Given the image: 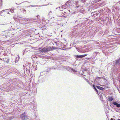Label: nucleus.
Returning <instances> with one entry per match:
<instances>
[{
	"label": "nucleus",
	"mask_w": 120,
	"mask_h": 120,
	"mask_svg": "<svg viewBox=\"0 0 120 120\" xmlns=\"http://www.w3.org/2000/svg\"><path fill=\"white\" fill-rule=\"evenodd\" d=\"M93 86L94 90L96 91L97 93H98V90L97 88H96L95 86L94 85H93Z\"/></svg>",
	"instance_id": "13"
},
{
	"label": "nucleus",
	"mask_w": 120,
	"mask_h": 120,
	"mask_svg": "<svg viewBox=\"0 0 120 120\" xmlns=\"http://www.w3.org/2000/svg\"><path fill=\"white\" fill-rule=\"evenodd\" d=\"M118 30L119 29L120 30V28H118Z\"/></svg>",
	"instance_id": "38"
},
{
	"label": "nucleus",
	"mask_w": 120,
	"mask_h": 120,
	"mask_svg": "<svg viewBox=\"0 0 120 120\" xmlns=\"http://www.w3.org/2000/svg\"><path fill=\"white\" fill-rule=\"evenodd\" d=\"M7 14H10V13H9V12H8L7 13Z\"/></svg>",
	"instance_id": "32"
},
{
	"label": "nucleus",
	"mask_w": 120,
	"mask_h": 120,
	"mask_svg": "<svg viewBox=\"0 0 120 120\" xmlns=\"http://www.w3.org/2000/svg\"><path fill=\"white\" fill-rule=\"evenodd\" d=\"M110 120H113V119L112 118H111Z\"/></svg>",
	"instance_id": "33"
},
{
	"label": "nucleus",
	"mask_w": 120,
	"mask_h": 120,
	"mask_svg": "<svg viewBox=\"0 0 120 120\" xmlns=\"http://www.w3.org/2000/svg\"><path fill=\"white\" fill-rule=\"evenodd\" d=\"M23 67L24 68L25 67V66L24 65H23Z\"/></svg>",
	"instance_id": "39"
},
{
	"label": "nucleus",
	"mask_w": 120,
	"mask_h": 120,
	"mask_svg": "<svg viewBox=\"0 0 120 120\" xmlns=\"http://www.w3.org/2000/svg\"><path fill=\"white\" fill-rule=\"evenodd\" d=\"M8 10V9L4 10H3L1 11L0 12V15L4 11H5L6 10Z\"/></svg>",
	"instance_id": "18"
},
{
	"label": "nucleus",
	"mask_w": 120,
	"mask_h": 120,
	"mask_svg": "<svg viewBox=\"0 0 120 120\" xmlns=\"http://www.w3.org/2000/svg\"><path fill=\"white\" fill-rule=\"evenodd\" d=\"M84 70L85 71H86L87 70L86 69H84Z\"/></svg>",
	"instance_id": "26"
},
{
	"label": "nucleus",
	"mask_w": 120,
	"mask_h": 120,
	"mask_svg": "<svg viewBox=\"0 0 120 120\" xmlns=\"http://www.w3.org/2000/svg\"><path fill=\"white\" fill-rule=\"evenodd\" d=\"M112 104L116 106L117 107H120V104H118L116 102H113L112 103Z\"/></svg>",
	"instance_id": "7"
},
{
	"label": "nucleus",
	"mask_w": 120,
	"mask_h": 120,
	"mask_svg": "<svg viewBox=\"0 0 120 120\" xmlns=\"http://www.w3.org/2000/svg\"><path fill=\"white\" fill-rule=\"evenodd\" d=\"M108 99L109 102H111L113 100V97L112 96H111L108 97Z\"/></svg>",
	"instance_id": "8"
},
{
	"label": "nucleus",
	"mask_w": 120,
	"mask_h": 120,
	"mask_svg": "<svg viewBox=\"0 0 120 120\" xmlns=\"http://www.w3.org/2000/svg\"><path fill=\"white\" fill-rule=\"evenodd\" d=\"M58 8H56L55 9H56V10L58 9Z\"/></svg>",
	"instance_id": "30"
},
{
	"label": "nucleus",
	"mask_w": 120,
	"mask_h": 120,
	"mask_svg": "<svg viewBox=\"0 0 120 120\" xmlns=\"http://www.w3.org/2000/svg\"><path fill=\"white\" fill-rule=\"evenodd\" d=\"M100 0H96L94 1V2L96 3L98 2Z\"/></svg>",
	"instance_id": "19"
},
{
	"label": "nucleus",
	"mask_w": 120,
	"mask_h": 120,
	"mask_svg": "<svg viewBox=\"0 0 120 120\" xmlns=\"http://www.w3.org/2000/svg\"><path fill=\"white\" fill-rule=\"evenodd\" d=\"M77 20H76V21H75V22H77Z\"/></svg>",
	"instance_id": "34"
},
{
	"label": "nucleus",
	"mask_w": 120,
	"mask_h": 120,
	"mask_svg": "<svg viewBox=\"0 0 120 120\" xmlns=\"http://www.w3.org/2000/svg\"><path fill=\"white\" fill-rule=\"evenodd\" d=\"M63 6H61L60 7H59V8H60L59 9V10L60 11H62L63 10Z\"/></svg>",
	"instance_id": "14"
},
{
	"label": "nucleus",
	"mask_w": 120,
	"mask_h": 120,
	"mask_svg": "<svg viewBox=\"0 0 120 120\" xmlns=\"http://www.w3.org/2000/svg\"><path fill=\"white\" fill-rule=\"evenodd\" d=\"M93 15L94 16V15H95L94 16H97L99 14V13L98 12H94V13H92V15Z\"/></svg>",
	"instance_id": "12"
},
{
	"label": "nucleus",
	"mask_w": 120,
	"mask_h": 120,
	"mask_svg": "<svg viewBox=\"0 0 120 120\" xmlns=\"http://www.w3.org/2000/svg\"><path fill=\"white\" fill-rule=\"evenodd\" d=\"M56 47H55L52 46L51 47H45L42 49L40 50L41 52H46L49 51H52L56 49Z\"/></svg>",
	"instance_id": "1"
},
{
	"label": "nucleus",
	"mask_w": 120,
	"mask_h": 120,
	"mask_svg": "<svg viewBox=\"0 0 120 120\" xmlns=\"http://www.w3.org/2000/svg\"><path fill=\"white\" fill-rule=\"evenodd\" d=\"M86 81L87 82L89 83L90 84V83L89 82L90 81L88 79H86Z\"/></svg>",
	"instance_id": "23"
},
{
	"label": "nucleus",
	"mask_w": 120,
	"mask_h": 120,
	"mask_svg": "<svg viewBox=\"0 0 120 120\" xmlns=\"http://www.w3.org/2000/svg\"><path fill=\"white\" fill-rule=\"evenodd\" d=\"M118 120H120V119H118Z\"/></svg>",
	"instance_id": "37"
},
{
	"label": "nucleus",
	"mask_w": 120,
	"mask_h": 120,
	"mask_svg": "<svg viewBox=\"0 0 120 120\" xmlns=\"http://www.w3.org/2000/svg\"><path fill=\"white\" fill-rule=\"evenodd\" d=\"M84 71H84V70H82V72H83H83H84Z\"/></svg>",
	"instance_id": "29"
},
{
	"label": "nucleus",
	"mask_w": 120,
	"mask_h": 120,
	"mask_svg": "<svg viewBox=\"0 0 120 120\" xmlns=\"http://www.w3.org/2000/svg\"><path fill=\"white\" fill-rule=\"evenodd\" d=\"M14 118V116H10L9 117V119L10 120H11Z\"/></svg>",
	"instance_id": "15"
},
{
	"label": "nucleus",
	"mask_w": 120,
	"mask_h": 120,
	"mask_svg": "<svg viewBox=\"0 0 120 120\" xmlns=\"http://www.w3.org/2000/svg\"><path fill=\"white\" fill-rule=\"evenodd\" d=\"M78 51L79 52H82V51L81 50H80V49H78Z\"/></svg>",
	"instance_id": "24"
},
{
	"label": "nucleus",
	"mask_w": 120,
	"mask_h": 120,
	"mask_svg": "<svg viewBox=\"0 0 120 120\" xmlns=\"http://www.w3.org/2000/svg\"><path fill=\"white\" fill-rule=\"evenodd\" d=\"M9 91V90H7L6 91H7V92H8V91Z\"/></svg>",
	"instance_id": "36"
},
{
	"label": "nucleus",
	"mask_w": 120,
	"mask_h": 120,
	"mask_svg": "<svg viewBox=\"0 0 120 120\" xmlns=\"http://www.w3.org/2000/svg\"><path fill=\"white\" fill-rule=\"evenodd\" d=\"M15 62L16 63H17L18 62V61H17V60H15Z\"/></svg>",
	"instance_id": "27"
},
{
	"label": "nucleus",
	"mask_w": 120,
	"mask_h": 120,
	"mask_svg": "<svg viewBox=\"0 0 120 120\" xmlns=\"http://www.w3.org/2000/svg\"><path fill=\"white\" fill-rule=\"evenodd\" d=\"M21 9H20V10H21Z\"/></svg>",
	"instance_id": "43"
},
{
	"label": "nucleus",
	"mask_w": 120,
	"mask_h": 120,
	"mask_svg": "<svg viewBox=\"0 0 120 120\" xmlns=\"http://www.w3.org/2000/svg\"><path fill=\"white\" fill-rule=\"evenodd\" d=\"M21 3H20V4H17V3H16V4H17V5H18L20 4H21Z\"/></svg>",
	"instance_id": "28"
},
{
	"label": "nucleus",
	"mask_w": 120,
	"mask_h": 120,
	"mask_svg": "<svg viewBox=\"0 0 120 120\" xmlns=\"http://www.w3.org/2000/svg\"><path fill=\"white\" fill-rule=\"evenodd\" d=\"M20 118L22 120H26L27 117V115L25 112H24L20 115Z\"/></svg>",
	"instance_id": "3"
},
{
	"label": "nucleus",
	"mask_w": 120,
	"mask_h": 120,
	"mask_svg": "<svg viewBox=\"0 0 120 120\" xmlns=\"http://www.w3.org/2000/svg\"><path fill=\"white\" fill-rule=\"evenodd\" d=\"M22 12L23 13L25 14L26 13V11L25 9H23L22 11Z\"/></svg>",
	"instance_id": "16"
},
{
	"label": "nucleus",
	"mask_w": 120,
	"mask_h": 120,
	"mask_svg": "<svg viewBox=\"0 0 120 120\" xmlns=\"http://www.w3.org/2000/svg\"><path fill=\"white\" fill-rule=\"evenodd\" d=\"M118 9V8L117 7H115L114 8L113 10H115V9Z\"/></svg>",
	"instance_id": "21"
},
{
	"label": "nucleus",
	"mask_w": 120,
	"mask_h": 120,
	"mask_svg": "<svg viewBox=\"0 0 120 120\" xmlns=\"http://www.w3.org/2000/svg\"><path fill=\"white\" fill-rule=\"evenodd\" d=\"M26 69H28V70L30 69V67L31 66L30 64L29 63L28 64L27 66L26 65Z\"/></svg>",
	"instance_id": "9"
},
{
	"label": "nucleus",
	"mask_w": 120,
	"mask_h": 120,
	"mask_svg": "<svg viewBox=\"0 0 120 120\" xmlns=\"http://www.w3.org/2000/svg\"><path fill=\"white\" fill-rule=\"evenodd\" d=\"M27 51L26 50V49H25L23 51V54L24 55L25 54V53Z\"/></svg>",
	"instance_id": "17"
},
{
	"label": "nucleus",
	"mask_w": 120,
	"mask_h": 120,
	"mask_svg": "<svg viewBox=\"0 0 120 120\" xmlns=\"http://www.w3.org/2000/svg\"><path fill=\"white\" fill-rule=\"evenodd\" d=\"M81 74V75H82V74Z\"/></svg>",
	"instance_id": "40"
},
{
	"label": "nucleus",
	"mask_w": 120,
	"mask_h": 120,
	"mask_svg": "<svg viewBox=\"0 0 120 120\" xmlns=\"http://www.w3.org/2000/svg\"><path fill=\"white\" fill-rule=\"evenodd\" d=\"M38 15L37 16V17L38 18Z\"/></svg>",
	"instance_id": "35"
},
{
	"label": "nucleus",
	"mask_w": 120,
	"mask_h": 120,
	"mask_svg": "<svg viewBox=\"0 0 120 120\" xmlns=\"http://www.w3.org/2000/svg\"><path fill=\"white\" fill-rule=\"evenodd\" d=\"M47 5H48V4H47V5H43V6H47ZM43 6V5L39 6H38L37 5H30V6L28 7L30 8L31 7H36L37 6H39V7L41 6H41Z\"/></svg>",
	"instance_id": "11"
},
{
	"label": "nucleus",
	"mask_w": 120,
	"mask_h": 120,
	"mask_svg": "<svg viewBox=\"0 0 120 120\" xmlns=\"http://www.w3.org/2000/svg\"><path fill=\"white\" fill-rule=\"evenodd\" d=\"M115 65L118 68L120 67V58L115 61Z\"/></svg>",
	"instance_id": "5"
},
{
	"label": "nucleus",
	"mask_w": 120,
	"mask_h": 120,
	"mask_svg": "<svg viewBox=\"0 0 120 120\" xmlns=\"http://www.w3.org/2000/svg\"><path fill=\"white\" fill-rule=\"evenodd\" d=\"M86 0H82V1L84 3L85 2Z\"/></svg>",
	"instance_id": "20"
},
{
	"label": "nucleus",
	"mask_w": 120,
	"mask_h": 120,
	"mask_svg": "<svg viewBox=\"0 0 120 120\" xmlns=\"http://www.w3.org/2000/svg\"><path fill=\"white\" fill-rule=\"evenodd\" d=\"M87 55V54H85L82 55H77L75 56L77 58H80L85 56Z\"/></svg>",
	"instance_id": "6"
},
{
	"label": "nucleus",
	"mask_w": 120,
	"mask_h": 120,
	"mask_svg": "<svg viewBox=\"0 0 120 120\" xmlns=\"http://www.w3.org/2000/svg\"><path fill=\"white\" fill-rule=\"evenodd\" d=\"M78 25H77V26H78Z\"/></svg>",
	"instance_id": "42"
},
{
	"label": "nucleus",
	"mask_w": 120,
	"mask_h": 120,
	"mask_svg": "<svg viewBox=\"0 0 120 120\" xmlns=\"http://www.w3.org/2000/svg\"><path fill=\"white\" fill-rule=\"evenodd\" d=\"M83 2L81 1H77V2L76 3V7L77 8L81 6L82 7H83Z\"/></svg>",
	"instance_id": "4"
},
{
	"label": "nucleus",
	"mask_w": 120,
	"mask_h": 120,
	"mask_svg": "<svg viewBox=\"0 0 120 120\" xmlns=\"http://www.w3.org/2000/svg\"><path fill=\"white\" fill-rule=\"evenodd\" d=\"M64 68L66 69L68 71L73 73L75 74L77 72V70L70 67L69 66H64Z\"/></svg>",
	"instance_id": "2"
},
{
	"label": "nucleus",
	"mask_w": 120,
	"mask_h": 120,
	"mask_svg": "<svg viewBox=\"0 0 120 120\" xmlns=\"http://www.w3.org/2000/svg\"><path fill=\"white\" fill-rule=\"evenodd\" d=\"M96 87L98 89L100 90H103L104 89V88H103L101 87L100 86H96Z\"/></svg>",
	"instance_id": "10"
},
{
	"label": "nucleus",
	"mask_w": 120,
	"mask_h": 120,
	"mask_svg": "<svg viewBox=\"0 0 120 120\" xmlns=\"http://www.w3.org/2000/svg\"><path fill=\"white\" fill-rule=\"evenodd\" d=\"M50 12H51V11H50Z\"/></svg>",
	"instance_id": "41"
},
{
	"label": "nucleus",
	"mask_w": 120,
	"mask_h": 120,
	"mask_svg": "<svg viewBox=\"0 0 120 120\" xmlns=\"http://www.w3.org/2000/svg\"><path fill=\"white\" fill-rule=\"evenodd\" d=\"M32 68V67H31V68Z\"/></svg>",
	"instance_id": "44"
},
{
	"label": "nucleus",
	"mask_w": 120,
	"mask_h": 120,
	"mask_svg": "<svg viewBox=\"0 0 120 120\" xmlns=\"http://www.w3.org/2000/svg\"><path fill=\"white\" fill-rule=\"evenodd\" d=\"M65 5H63V7H65Z\"/></svg>",
	"instance_id": "31"
},
{
	"label": "nucleus",
	"mask_w": 120,
	"mask_h": 120,
	"mask_svg": "<svg viewBox=\"0 0 120 120\" xmlns=\"http://www.w3.org/2000/svg\"><path fill=\"white\" fill-rule=\"evenodd\" d=\"M9 10L10 11H11L12 12V13H14V11L13 10H12L11 11V10Z\"/></svg>",
	"instance_id": "22"
},
{
	"label": "nucleus",
	"mask_w": 120,
	"mask_h": 120,
	"mask_svg": "<svg viewBox=\"0 0 120 120\" xmlns=\"http://www.w3.org/2000/svg\"><path fill=\"white\" fill-rule=\"evenodd\" d=\"M51 69H56V68H55L54 67H51Z\"/></svg>",
	"instance_id": "25"
}]
</instances>
